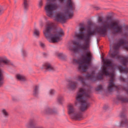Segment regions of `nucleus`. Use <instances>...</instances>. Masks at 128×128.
Masks as SVG:
<instances>
[{"label": "nucleus", "mask_w": 128, "mask_h": 128, "mask_svg": "<svg viewBox=\"0 0 128 128\" xmlns=\"http://www.w3.org/2000/svg\"><path fill=\"white\" fill-rule=\"evenodd\" d=\"M98 22L100 24L99 26H96L94 30H92V22H88V26H87V34L84 35V30L86 28L84 26L80 28L79 32L75 34V38L78 40H86V42H90L92 36H94V34H98L100 36H106L108 30H112L113 34H122L123 36L128 38V26H126L124 30V26L122 25L119 24L118 22L112 20H106L102 21V18L98 17Z\"/></svg>", "instance_id": "nucleus-1"}, {"label": "nucleus", "mask_w": 128, "mask_h": 128, "mask_svg": "<svg viewBox=\"0 0 128 128\" xmlns=\"http://www.w3.org/2000/svg\"><path fill=\"white\" fill-rule=\"evenodd\" d=\"M62 4V8L61 12L58 14L55 17L56 22L62 24L66 22V18H72L74 16V2L72 0H57ZM56 0H47L44 7L46 14L49 18L54 16V12L58 10V4L56 2Z\"/></svg>", "instance_id": "nucleus-2"}, {"label": "nucleus", "mask_w": 128, "mask_h": 128, "mask_svg": "<svg viewBox=\"0 0 128 128\" xmlns=\"http://www.w3.org/2000/svg\"><path fill=\"white\" fill-rule=\"evenodd\" d=\"M104 64L103 68L100 71L99 76H96L94 72H93L91 74H88L86 78V80H90L92 82H96V80H102L104 74L105 76H109L110 80L108 82V91L109 92H112L113 90H123L126 92H128V86L122 88L121 86H116L114 84V64L108 59H103Z\"/></svg>", "instance_id": "nucleus-3"}, {"label": "nucleus", "mask_w": 128, "mask_h": 128, "mask_svg": "<svg viewBox=\"0 0 128 128\" xmlns=\"http://www.w3.org/2000/svg\"><path fill=\"white\" fill-rule=\"evenodd\" d=\"M84 44L80 45V48L82 50H86L81 55L82 60L80 62L78 60L74 58L72 61L73 64H78V70L82 72H84L90 68V62L92 60V54L90 50V44L88 41L84 40Z\"/></svg>", "instance_id": "nucleus-4"}, {"label": "nucleus", "mask_w": 128, "mask_h": 128, "mask_svg": "<svg viewBox=\"0 0 128 128\" xmlns=\"http://www.w3.org/2000/svg\"><path fill=\"white\" fill-rule=\"evenodd\" d=\"M120 48H122L128 52V41L126 40V38H120L118 43L114 44L113 47H112V45L110 46V57L112 58L121 60V62L123 66H128V55L120 56L118 52Z\"/></svg>", "instance_id": "nucleus-5"}, {"label": "nucleus", "mask_w": 128, "mask_h": 128, "mask_svg": "<svg viewBox=\"0 0 128 128\" xmlns=\"http://www.w3.org/2000/svg\"><path fill=\"white\" fill-rule=\"evenodd\" d=\"M54 23L49 22L47 23L45 30L43 32L46 38L50 42H58L60 40V37L64 36V32L62 29L58 30L57 32L54 30Z\"/></svg>", "instance_id": "nucleus-6"}, {"label": "nucleus", "mask_w": 128, "mask_h": 128, "mask_svg": "<svg viewBox=\"0 0 128 128\" xmlns=\"http://www.w3.org/2000/svg\"><path fill=\"white\" fill-rule=\"evenodd\" d=\"M90 98V90L84 88H79L76 99L80 104V110L82 112L86 110L90 106V103L88 102V99Z\"/></svg>", "instance_id": "nucleus-7"}, {"label": "nucleus", "mask_w": 128, "mask_h": 128, "mask_svg": "<svg viewBox=\"0 0 128 128\" xmlns=\"http://www.w3.org/2000/svg\"><path fill=\"white\" fill-rule=\"evenodd\" d=\"M68 112L70 118L72 120H80L82 118V114L80 109H76L74 108L73 104H70L68 106Z\"/></svg>", "instance_id": "nucleus-8"}, {"label": "nucleus", "mask_w": 128, "mask_h": 128, "mask_svg": "<svg viewBox=\"0 0 128 128\" xmlns=\"http://www.w3.org/2000/svg\"><path fill=\"white\" fill-rule=\"evenodd\" d=\"M78 84V83L76 81H70L66 86L69 90H74L77 88Z\"/></svg>", "instance_id": "nucleus-9"}, {"label": "nucleus", "mask_w": 128, "mask_h": 128, "mask_svg": "<svg viewBox=\"0 0 128 128\" xmlns=\"http://www.w3.org/2000/svg\"><path fill=\"white\" fill-rule=\"evenodd\" d=\"M2 64L10 66V64H12L6 57L4 56L0 58V66H2Z\"/></svg>", "instance_id": "nucleus-10"}, {"label": "nucleus", "mask_w": 128, "mask_h": 128, "mask_svg": "<svg viewBox=\"0 0 128 128\" xmlns=\"http://www.w3.org/2000/svg\"><path fill=\"white\" fill-rule=\"evenodd\" d=\"M42 68L46 70H54V68L48 62L44 63L42 66Z\"/></svg>", "instance_id": "nucleus-11"}, {"label": "nucleus", "mask_w": 128, "mask_h": 128, "mask_svg": "<svg viewBox=\"0 0 128 128\" xmlns=\"http://www.w3.org/2000/svg\"><path fill=\"white\" fill-rule=\"evenodd\" d=\"M120 126L122 128H128V121L126 118H124L120 122Z\"/></svg>", "instance_id": "nucleus-12"}, {"label": "nucleus", "mask_w": 128, "mask_h": 128, "mask_svg": "<svg viewBox=\"0 0 128 128\" xmlns=\"http://www.w3.org/2000/svg\"><path fill=\"white\" fill-rule=\"evenodd\" d=\"M118 69L119 70L120 72H122L123 74H127L128 72V68L122 67V66H118Z\"/></svg>", "instance_id": "nucleus-13"}, {"label": "nucleus", "mask_w": 128, "mask_h": 128, "mask_svg": "<svg viewBox=\"0 0 128 128\" xmlns=\"http://www.w3.org/2000/svg\"><path fill=\"white\" fill-rule=\"evenodd\" d=\"M16 78L17 80H20V82H26V77L24 76V75L20 74H18L16 75Z\"/></svg>", "instance_id": "nucleus-14"}, {"label": "nucleus", "mask_w": 128, "mask_h": 128, "mask_svg": "<svg viewBox=\"0 0 128 128\" xmlns=\"http://www.w3.org/2000/svg\"><path fill=\"white\" fill-rule=\"evenodd\" d=\"M57 102L59 104H62L64 102V98L62 95H58L57 97Z\"/></svg>", "instance_id": "nucleus-15"}, {"label": "nucleus", "mask_w": 128, "mask_h": 128, "mask_svg": "<svg viewBox=\"0 0 128 128\" xmlns=\"http://www.w3.org/2000/svg\"><path fill=\"white\" fill-rule=\"evenodd\" d=\"M38 89H39V87L38 86H36L34 87V91H33V94L34 96H38Z\"/></svg>", "instance_id": "nucleus-16"}, {"label": "nucleus", "mask_w": 128, "mask_h": 128, "mask_svg": "<svg viewBox=\"0 0 128 128\" xmlns=\"http://www.w3.org/2000/svg\"><path fill=\"white\" fill-rule=\"evenodd\" d=\"M70 50L71 52H76L78 50V48L77 46H70L69 47Z\"/></svg>", "instance_id": "nucleus-17"}, {"label": "nucleus", "mask_w": 128, "mask_h": 128, "mask_svg": "<svg viewBox=\"0 0 128 128\" xmlns=\"http://www.w3.org/2000/svg\"><path fill=\"white\" fill-rule=\"evenodd\" d=\"M4 78L2 77V71L0 69V86H2L4 84Z\"/></svg>", "instance_id": "nucleus-18"}, {"label": "nucleus", "mask_w": 128, "mask_h": 128, "mask_svg": "<svg viewBox=\"0 0 128 128\" xmlns=\"http://www.w3.org/2000/svg\"><path fill=\"white\" fill-rule=\"evenodd\" d=\"M2 112L4 118H8L10 116V114L5 109L2 110Z\"/></svg>", "instance_id": "nucleus-19"}, {"label": "nucleus", "mask_w": 128, "mask_h": 128, "mask_svg": "<svg viewBox=\"0 0 128 128\" xmlns=\"http://www.w3.org/2000/svg\"><path fill=\"white\" fill-rule=\"evenodd\" d=\"M28 0H24V8L25 10L28 9Z\"/></svg>", "instance_id": "nucleus-20"}, {"label": "nucleus", "mask_w": 128, "mask_h": 128, "mask_svg": "<svg viewBox=\"0 0 128 128\" xmlns=\"http://www.w3.org/2000/svg\"><path fill=\"white\" fill-rule=\"evenodd\" d=\"M77 80L80 82H82V84H84L83 86H86V85H84V79L82 76H78Z\"/></svg>", "instance_id": "nucleus-21"}, {"label": "nucleus", "mask_w": 128, "mask_h": 128, "mask_svg": "<svg viewBox=\"0 0 128 128\" xmlns=\"http://www.w3.org/2000/svg\"><path fill=\"white\" fill-rule=\"evenodd\" d=\"M34 36H40V30L36 28L34 29Z\"/></svg>", "instance_id": "nucleus-22"}, {"label": "nucleus", "mask_w": 128, "mask_h": 128, "mask_svg": "<svg viewBox=\"0 0 128 128\" xmlns=\"http://www.w3.org/2000/svg\"><path fill=\"white\" fill-rule=\"evenodd\" d=\"M46 114H56V112L52 110L50 108H48L46 110Z\"/></svg>", "instance_id": "nucleus-23"}, {"label": "nucleus", "mask_w": 128, "mask_h": 128, "mask_svg": "<svg viewBox=\"0 0 128 128\" xmlns=\"http://www.w3.org/2000/svg\"><path fill=\"white\" fill-rule=\"evenodd\" d=\"M120 100L122 102H128V98H120Z\"/></svg>", "instance_id": "nucleus-24"}, {"label": "nucleus", "mask_w": 128, "mask_h": 128, "mask_svg": "<svg viewBox=\"0 0 128 128\" xmlns=\"http://www.w3.org/2000/svg\"><path fill=\"white\" fill-rule=\"evenodd\" d=\"M96 92H98V90H102V86L99 85L96 88Z\"/></svg>", "instance_id": "nucleus-25"}, {"label": "nucleus", "mask_w": 128, "mask_h": 128, "mask_svg": "<svg viewBox=\"0 0 128 128\" xmlns=\"http://www.w3.org/2000/svg\"><path fill=\"white\" fill-rule=\"evenodd\" d=\"M54 94H56V91L52 89L50 90L49 91V94L50 96H52Z\"/></svg>", "instance_id": "nucleus-26"}, {"label": "nucleus", "mask_w": 128, "mask_h": 128, "mask_svg": "<svg viewBox=\"0 0 128 128\" xmlns=\"http://www.w3.org/2000/svg\"><path fill=\"white\" fill-rule=\"evenodd\" d=\"M42 4H44L42 0H40L38 2V8H42Z\"/></svg>", "instance_id": "nucleus-27"}, {"label": "nucleus", "mask_w": 128, "mask_h": 128, "mask_svg": "<svg viewBox=\"0 0 128 128\" xmlns=\"http://www.w3.org/2000/svg\"><path fill=\"white\" fill-rule=\"evenodd\" d=\"M120 80L121 82H126V79L124 78L122 76H120Z\"/></svg>", "instance_id": "nucleus-28"}, {"label": "nucleus", "mask_w": 128, "mask_h": 128, "mask_svg": "<svg viewBox=\"0 0 128 128\" xmlns=\"http://www.w3.org/2000/svg\"><path fill=\"white\" fill-rule=\"evenodd\" d=\"M22 54L23 56H26V52L24 50H22Z\"/></svg>", "instance_id": "nucleus-29"}, {"label": "nucleus", "mask_w": 128, "mask_h": 128, "mask_svg": "<svg viewBox=\"0 0 128 128\" xmlns=\"http://www.w3.org/2000/svg\"><path fill=\"white\" fill-rule=\"evenodd\" d=\"M4 12V8L2 7L0 8V14H2Z\"/></svg>", "instance_id": "nucleus-30"}, {"label": "nucleus", "mask_w": 128, "mask_h": 128, "mask_svg": "<svg viewBox=\"0 0 128 128\" xmlns=\"http://www.w3.org/2000/svg\"><path fill=\"white\" fill-rule=\"evenodd\" d=\"M73 44H75L76 46H78V42L76 41H74Z\"/></svg>", "instance_id": "nucleus-31"}, {"label": "nucleus", "mask_w": 128, "mask_h": 128, "mask_svg": "<svg viewBox=\"0 0 128 128\" xmlns=\"http://www.w3.org/2000/svg\"><path fill=\"white\" fill-rule=\"evenodd\" d=\"M40 46L42 48H44V43H40Z\"/></svg>", "instance_id": "nucleus-32"}, {"label": "nucleus", "mask_w": 128, "mask_h": 128, "mask_svg": "<svg viewBox=\"0 0 128 128\" xmlns=\"http://www.w3.org/2000/svg\"><path fill=\"white\" fill-rule=\"evenodd\" d=\"M58 56H60V54H59Z\"/></svg>", "instance_id": "nucleus-33"}]
</instances>
